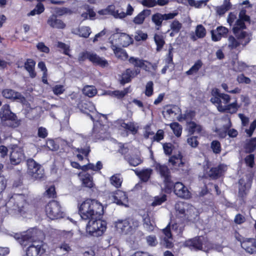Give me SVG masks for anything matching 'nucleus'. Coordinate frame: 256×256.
<instances>
[{
  "instance_id": "obj_36",
  "label": "nucleus",
  "mask_w": 256,
  "mask_h": 256,
  "mask_svg": "<svg viewBox=\"0 0 256 256\" xmlns=\"http://www.w3.org/2000/svg\"><path fill=\"white\" fill-rule=\"evenodd\" d=\"M192 204H190L186 202H178L175 205V208L176 210L180 214L184 215L187 210Z\"/></svg>"
},
{
  "instance_id": "obj_56",
  "label": "nucleus",
  "mask_w": 256,
  "mask_h": 256,
  "mask_svg": "<svg viewBox=\"0 0 256 256\" xmlns=\"http://www.w3.org/2000/svg\"><path fill=\"white\" fill-rule=\"evenodd\" d=\"M52 90L55 95L58 96L63 94L65 89L63 85L56 84L52 88Z\"/></svg>"
},
{
  "instance_id": "obj_10",
  "label": "nucleus",
  "mask_w": 256,
  "mask_h": 256,
  "mask_svg": "<svg viewBox=\"0 0 256 256\" xmlns=\"http://www.w3.org/2000/svg\"><path fill=\"white\" fill-rule=\"evenodd\" d=\"M153 167L156 172L164 179L165 186H172V176L170 170L166 164H162L156 160L154 161Z\"/></svg>"
},
{
  "instance_id": "obj_30",
  "label": "nucleus",
  "mask_w": 256,
  "mask_h": 256,
  "mask_svg": "<svg viewBox=\"0 0 256 256\" xmlns=\"http://www.w3.org/2000/svg\"><path fill=\"white\" fill-rule=\"evenodd\" d=\"M245 152L251 154L256 150V137L247 140L244 146Z\"/></svg>"
},
{
  "instance_id": "obj_11",
  "label": "nucleus",
  "mask_w": 256,
  "mask_h": 256,
  "mask_svg": "<svg viewBox=\"0 0 256 256\" xmlns=\"http://www.w3.org/2000/svg\"><path fill=\"white\" fill-rule=\"evenodd\" d=\"M138 222L134 219L127 218L124 220H118L116 223V228L120 230L122 232L127 234L138 228Z\"/></svg>"
},
{
  "instance_id": "obj_16",
  "label": "nucleus",
  "mask_w": 256,
  "mask_h": 256,
  "mask_svg": "<svg viewBox=\"0 0 256 256\" xmlns=\"http://www.w3.org/2000/svg\"><path fill=\"white\" fill-rule=\"evenodd\" d=\"M246 28V26L244 22L238 18L236 20L232 28V32L237 38L240 40L245 38L248 36V33L243 30Z\"/></svg>"
},
{
  "instance_id": "obj_61",
  "label": "nucleus",
  "mask_w": 256,
  "mask_h": 256,
  "mask_svg": "<svg viewBox=\"0 0 256 256\" xmlns=\"http://www.w3.org/2000/svg\"><path fill=\"white\" fill-rule=\"evenodd\" d=\"M236 80L240 84H250L251 82L250 79L249 78L243 74L238 75L237 77Z\"/></svg>"
},
{
  "instance_id": "obj_55",
  "label": "nucleus",
  "mask_w": 256,
  "mask_h": 256,
  "mask_svg": "<svg viewBox=\"0 0 256 256\" xmlns=\"http://www.w3.org/2000/svg\"><path fill=\"white\" fill-rule=\"evenodd\" d=\"M246 164L250 168H252L254 165V156L250 154L244 158Z\"/></svg>"
},
{
  "instance_id": "obj_42",
  "label": "nucleus",
  "mask_w": 256,
  "mask_h": 256,
  "mask_svg": "<svg viewBox=\"0 0 256 256\" xmlns=\"http://www.w3.org/2000/svg\"><path fill=\"white\" fill-rule=\"evenodd\" d=\"M170 126L174 134L177 137H180L182 133V126L178 122H173L170 124Z\"/></svg>"
},
{
  "instance_id": "obj_6",
  "label": "nucleus",
  "mask_w": 256,
  "mask_h": 256,
  "mask_svg": "<svg viewBox=\"0 0 256 256\" xmlns=\"http://www.w3.org/2000/svg\"><path fill=\"white\" fill-rule=\"evenodd\" d=\"M183 246L184 247L194 251L202 250L208 252L212 248V244L208 242L206 244H204L200 236H196L186 240Z\"/></svg>"
},
{
  "instance_id": "obj_3",
  "label": "nucleus",
  "mask_w": 256,
  "mask_h": 256,
  "mask_svg": "<svg viewBox=\"0 0 256 256\" xmlns=\"http://www.w3.org/2000/svg\"><path fill=\"white\" fill-rule=\"evenodd\" d=\"M0 118L4 126L13 129L18 128L22 122L16 114L12 112L8 104L3 105L0 108Z\"/></svg>"
},
{
  "instance_id": "obj_5",
  "label": "nucleus",
  "mask_w": 256,
  "mask_h": 256,
  "mask_svg": "<svg viewBox=\"0 0 256 256\" xmlns=\"http://www.w3.org/2000/svg\"><path fill=\"white\" fill-rule=\"evenodd\" d=\"M6 206L21 213L26 200L24 194L10 193L5 200Z\"/></svg>"
},
{
  "instance_id": "obj_33",
  "label": "nucleus",
  "mask_w": 256,
  "mask_h": 256,
  "mask_svg": "<svg viewBox=\"0 0 256 256\" xmlns=\"http://www.w3.org/2000/svg\"><path fill=\"white\" fill-rule=\"evenodd\" d=\"M232 6L229 0H224L223 4L216 8V12L218 15L222 16L229 10L232 8Z\"/></svg>"
},
{
  "instance_id": "obj_19",
  "label": "nucleus",
  "mask_w": 256,
  "mask_h": 256,
  "mask_svg": "<svg viewBox=\"0 0 256 256\" xmlns=\"http://www.w3.org/2000/svg\"><path fill=\"white\" fill-rule=\"evenodd\" d=\"M241 246L250 254L256 253V240L253 238H246L241 242Z\"/></svg>"
},
{
  "instance_id": "obj_58",
  "label": "nucleus",
  "mask_w": 256,
  "mask_h": 256,
  "mask_svg": "<svg viewBox=\"0 0 256 256\" xmlns=\"http://www.w3.org/2000/svg\"><path fill=\"white\" fill-rule=\"evenodd\" d=\"M173 48L170 47L168 48V53L166 54V62L167 65L169 66L170 64H174L173 62Z\"/></svg>"
},
{
  "instance_id": "obj_7",
  "label": "nucleus",
  "mask_w": 256,
  "mask_h": 256,
  "mask_svg": "<svg viewBox=\"0 0 256 256\" xmlns=\"http://www.w3.org/2000/svg\"><path fill=\"white\" fill-rule=\"evenodd\" d=\"M10 162L12 165H18L22 162L25 155L23 148L16 144H10L8 146Z\"/></svg>"
},
{
  "instance_id": "obj_4",
  "label": "nucleus",
  "mask_w": 256,
  "mask_h": 256,
  "mask_svg": "<svg viewBox=\"0 0 256 256\" xmlns=\"http://www.w3.org/2000/svg\"><path fill=\"white\" fill-rule=\"evenodd\" d=\"M103 216H94L90 218L86 224V232L96 236H102L106 228V222L102 220Z\"/></svg>"
},
{
  "instance_id": "obj_1",
  "label": "nucleus",
  "mask_w": 256,
  "mask_h": 256,
  "mask_svg": "<svg viewBox=\"0 0 256 256\" xmlns=\"http://www.w3.org/2000/svg\"><path fill=\"white\" fill-rule=\"evenodd\" d=\"M78 212L82 219L88 220L94 216H103L104 206L98 200L88 198L79 206Z\"/></svg>"
},
{
  "instance_id": "obj_64",
  "label": "nucleus",
  "mask_w": 256,
  "mask_h": 256,
  "mask_svg": "<svg viewBox=\"0 0 256 256\" xmlns=\"http://www.w3.org/2000/svg\"><path fill=\"white\" fill-rule=\"evenodd\" d=\"M36 48L40 52H43L46 54L50 52L49 48L46 46L43 42H38L36 44Z\"/></svg>"
},
{
  "instance_id": "obj_17",
  "label": "nucleus",
  "mask_w": 256,
  "mask_h": 256,
  "mask_svg": "<svg viewBox=\"0 0 256 256\" xmlns=\"http://www.w3.org/2000/svg\"><path fill=\"white\" fill-rule=\"evenodd\" d=\"M140 74V71L130 68H126L122 74L120 83L122 85L131 82L132 79Z\"/></svg>"
},
{
  "instance_id": "obj_46",
  "label": "nucleus",
  "mask_w": 256,
  "mask_h": 256,
  "mask_svg": "<svg viewBox=\"0 0 256 256\" xmlns=\"http://www.w3.org/2000/svg\"><path fill=\"white\" fill-rule=\"evenodd\" d=\"M196 35L200 38H204L206 35V30L202 24H198L196 29Z\"/></svg>"
},
{
  "instance_id": "obj_50",
  "label": "nucleus",
  "mask_w": 256,
  "mask_h": 256,
  "mask_svg": "<svg viewBox=\"0 0 256 256\" xmlns=\"http://www.w3.org/2000/svg\"><path fill=\"white\" fill-rule=\"evenodd\" d=\"M211 148L214 153L219 154L222 150L220 142L216 140H213L211 143Z\"/></svg>"
},
{
  "instance_id": "obj_18",
  "label": "nucleus",
  "mask_w": 256,
  "mask_h": 256,
  "mask_svg": "<svg viewBox=\"0 0 256 256\" xmlns=\"http://www.w3.org/2000/svg\"><path fill=\"white\" fill-rule=\"evenodd\" d=\"M199 216L198 210L192 205L185 213L184 219L188 222L195 223L198 220Z\"/></svg>"
},
{
  "instance_id": "obj_62",
  "label": "nucleus",
  "mask_w": 256,
  "mask_h": 256,
  "mask_svg": "<svg viewBox=\"0 0 256 256\" xmlns=\"http://www.w3.org/2000/svg\"><path fill=\"white\" fill-rule=\"evenodd\" d=\"M163 149L164 154L167 156H170L172 154L173 146L171 143H164L163 144Z\"/></svg>"
},
{
  "instance_id": "obj_52",
  "label": "nucleus",
  "mask_w": 256,
  "mask_h": 256,
  "mask_svg": "<svg viewBox=\"0 0 256 256\" xmlns=\"http://www.w3.org/2000/svg\"><path fill=\"white\" fill-rule=\"evenodd\" d=\"M146 96H150L154 94V83L152 81H149L146 83L144 92Z\"/></svg>"
},
{
  "instance_id": "obj_47",
  "label": "nucleus",
  "mask_w": 256,
  "mask_h": 256,
  "mask_svg": "<svg viewBox=\"0 0 256 256\" xmlns=\"http://www.w3.org/2000/svg\"><path fill=\"white\" fill-rule=\"evenodd\" d=\"M78 31L80 36L84 38H88L91 33L90 28L86 26H82Z\"/></svg>"
},
{
  "instance_id": "obj_39",
  "label": "nucleus",
  "mask_w": 256,
  "mask_h": 256,
  "mask_svg": "<svg viewBox=\"0 0 256 256\" xmlns=\"http://www.w3.org/2000/svg\"><path fill=\"white\" fill-rule=\"evenodd\" d=\"M144 226L149 232H152L156 226L154 222L151 220L150 218L148 216L144 218Z\"/></svg>"
},
{
  "instance_id": "obj_57",
  "label": "nucleus",
  "mask_w": 256,
  "mask_h": 256,
  "mask_svg": "<svg viewBox=\"0 0 256 256\" xmlns=\"http://www.w3.org/2000/svg\"><path fill=\"white\" fill-rule=\"evenodd\" d=\"M144 6L153 8L156 6V0H138Z\"/></svg>"
},
{
  "instance_id": "obj_60",
  "label": "nucleus",
  "mask_w": 256,
  "mask_h": 256,
  "mask_svg": "<svg viewBox=\"0 0 256 256\" xmlns=\"http://www.w3.org/2000/svg\"><path fill=\"white\" fill-rule=\"evenodd\" d=\"M164 134L162 130H158L156 134L153 136L152 140L153 142H159L164 138Z\"/></svg>"
},
{
  "instance_id": "obj_53",
  "label": "nucleus",
  "mask_w": 256,
  "mask_h": 256,
  "mask_svg": "<svg viewBox=\"0 0 256 256\" xmlns=\"http://www.w3.org/2000/svg\"><path fill=\"white\" fill-rule=\"evenodd\" d=\"M45 194L48 198H56V192L54 186H50L45 192Z\"/></svg>"
},
{
  "instance_id": "obj_59",
  "label": "nucleus",
  "mask_w": 256,
  "mask_h": 256,
  "mask_svg": "<svg viewBox=\"0 0 256 256\" xmlns=\"http://www.w3.org/2000/svg\"><path fill=\"white\" fill-rule=\"evenodd\" d=\"M187 142L192 148H196L199 144V142L198 140V136H191L188 138Z\"/></svg>"
},
{
  "instance_id": "obj_38",
  "label": "nucleus",
  "mask_w": 256,
  "mask_h": 256,
  "mask_svg": "<svg viewBox=\"0 0 256 256\" xmlns=\"http://www.w3.org/2000/svg\"><path fill=\"white\" fill-rule=\"evenodd\" d=\"M121 126L134 135L136 134L138 132V128L136 126L134 122H130L129 123L123 122L122 123Z\"/></svg>"
},
{
  "instance_id": "obj_34",
  "label": "nucleus",
  "mask_w": 256,
  "mask_h": 256,
  "mask_svg": "<svg viewBox=\"0 0 256 256\" xmlns=\"http://www.w3.org/2000/svg\"><path fill=\"white\" fill-rule=\"evenodd\" d=\"M128 92V88H124L123 90H116L114 91L107 90L106 94L110 96L116 97L118 98L121 99L123 98Z\"/></svg>"
},
{
  "instance_id": "obj_27",
  "label": "nucleus",
  "mask_w": 256,
  "mask_h": 256,
  "mask_svg": "<svg viewBox=\"0 0 256 256\" xmlns=\"http://www.w3.org/2000/svg\"><path fill=\"white\" fill-rule=\"evenodd\" d=\"M124 160L130 166H136L143 162V160L138 155L131 156L128 154L124 156Z\"/></svg>"
},
{
  "instance_id": "obj_43",
  "label": "nucleus",
  "mask_w": 256,
  "mask_h": 256,
  "mask_svg": "<svg viewBox=\"0 0 256 256\" xmlns=\"http://www.w3.org/2000/svg\"><path fill=\"white\" fill-rule=\"evenodd\" d=\"M111 184L116 187L119 188L121 186L122 180L120 178L119 174H114L110 178Z\"/></svg>"
},
{
  "instance_id": "obj_14",
  "label": "nucleus",
  "mask_w": 256,
  "mask_h": 256,
  "mask_svg": "<svg viewBox=\"0 0 256 256\" xmlns=\"http://www.w3.org/2000/svg\"><path fill=\"white\" fill-rule=\"evenodd\" d=\"M177 14V12H170L164 14L156 12L152 14V21L154 24L156 29V30H160L162 26L163 20L173 19Z\"/></svg>"
},
{
  "instance_id": "obj_54",
  "label": "nucleus",
  "mask_w": 256,
  "mask_h": 256,
  "mask_svg": "<svg viewBox=\"0 0 256 256\" xmlns=\"http://www.w3.org/2000/svg\"><path fill=\"white\" fill-rule=\"evenodd\" d=\"M182 28V24L176 20H174L170 24V28L175 33H178Z\"/></svg>"
},
{
  "instance_id": "obj_15",
  "label": "nucleus",
  "mask_w": 256,
  "mask_h": 256,
  "mask_svg": "<svg viewBox=\"0 0 256 256\" xmlns=\"http://www.w3.org/2000/svg\"><path fill=\"white\" fill-rule=\"evenodd\" d=\"M227 170V166L224 164H220L217 166L212 167L208 172V177L212 180H218L224 175Z\"/></svg>"
},
{
  "instance_id": "obj_35",
  "label": "nucleus",
  "mask_w": 256,
  "mask_h": 256,
  "mask_svg": "<svg viewBox=\"0 0 256 256\" xmlns=\"http://www.w3.org/2000/svg\"><path fill=\"white\" fill-rule=\"evenodd\" d=\"M118 40L120 45L127 46L132 42V38L126 33H120L118 34Z\"/></svg>"
},
{
  "instance_id": "obj_26",
  "label": "nucleus",
  "mask_w": 256,
  "mask_h": 256,
  "mask_svg": "<svg viewBox=\"0 0 256 256\" xmlns=\"http://www.w3.org/2000/svg\"><path fill=\"white\" fill-rule=\"evenodd\" d=\"M36 62L32 58H27L24 62V68L29 73L31 78H34L36 73L34 70Z\"/></svg>"
},
{
  "instance_id": "obj_2",
  "label": "nucleus",
  "mask_w": 256,
  "mask_h": 256,
  "mask_svg": "<svg viewBox=\"0 0 256 256\" xmlns=\"http://www.w3.org/2000/svg\"><path fill=\"white\" fill-rule=\"evenodd\" d=\"M222 94L217 88L212 89V96L210 98V102L216 106L219 112L228 113L231 114H236L241 105L238 104L237 100L236 99L234 102L230 104L223 106L220 100Z\"/></svg>"
},
{
  "instance_id": "obj_63",
  "label": "nucleus",
  "mask_w": 256,
  "mask_h": 256,
  "mask_svg": "<svg viewBox=\"0 0 256 256\" xmlns=\"http://www.w3.org/2000/svg\"><path fill=\"white\" fill-rule=\"evenodd\" d=\"M210 32L212 34V40L214 42L219 41L222 37H224L221 33L218 32L216 30H212Z\"/></svg>"
},
{
  "instance_id": "obj_29",
  "label": "nucleus",
  "mask_w": 256,
  "mask_h": 256,
  "mask_svg": "<svg viewBox=\"0 0 256 256\" xmlns=\"http://www.w3.org/2000/svg\"><path fill=\"white\" fill-rule=\"evenodd\" d=\"M150 14L151 10L148 9L144 10L134 18V22L137 24H143L146 18Z\"/></svg>"
},
{
  "instance_id": "obj_45",
  "label": "nucleus",
  "mask_w": 256,
  "mask_h": 256,
  "mask_svg": "<svg viewBox=\"0 0 256 256\" xmlns=\"http://www.w3.org/2000/svg\"><path fill=\"white\" fill-rule=\"evenodd\" d=\"M166 195L165 194H163L161 196H156L154 198V200L153 202L152 203V206H160L162 204L163 202L166 200Z\"/></svg>"
},
{
  "instance_id": "obj_23",
  "label": "nucleus",
  "mask_w": 256,
  "mask_h": 256,
  "mask_svg": "<svg viewBox=\"0 0 256 256\" xmlns=\"http://www.w3.org/2000/svg\"><path fill=\"white\" fill-rule=\"evenodd\" d=\"M47 22L52 28L64 29L66 26L63 21L58 19L57 16L54 14H52L48 18Z\"/></svg>"
},
{
  "instance_id": "obj_20",
  "label": "nucleus",
  "mask_w": 256,
  "mask_h": 256,
  "mask_svg": "<svg viewBox=\"0 0 256 256\" xmlns=\"http://www.w3.org/2000/svg\"><path fill=\"white\" fill-rule=\"evenodd\" d=\"M112 198L114 202L118 205L122 206L128 202V197L126 192L120 190L114 192Z\"/></svg>"
},
{
  "instance_id": "obj_8",
  "label": "nucleus",
  "mask_w": 256,
  "mask_h": 256,
  "mask_svg": "<svg viewBox=\"0 0 256 256\" xmlns=\"http://www.w3.org/2000/svg\"><path fill=\"white\" fill-rule=\"evenodd\" d=\"M28 173L36 180H41L44 176V170L42 166L37 163L34 159L29 158L26 162Z\"/></svg>"
},
{
  "instance_id": "obj_22",
  "label": "nucleus",
  "mask_w": 256,
  "mask_h": 256,
  "mask_svg": "<svg viewBox=\"0 0 256 256\" xmlns=\"http://www.w3.org/2000/svg\"><path fill=\"white\" fill-rule=\"evenodd\" d=\"M89 60L94 65L99 66L102 68L108 66V63L106 60L100 58L99 56L94 53L90 56Z\"/></svg>"
},
{
  "instance_id": "obj_13",
  "label": "nucleus",
  "mask_w": 256,
  "mask_h": 256,
  "mask_svg": "<svg viewBox=\"0 0 256 256\" xmlns=\"http://www.w3.org/2000/svg\"><path fill=\"white\" fill-rule=\"evenodd\" d=\"M2 94L4 98L12 102H19L22 104H25L26 102V98L20 92L10 88L4 89Z\"/></svg>"
},
{
  "instance_id": "obj_41",
  "label": "nucleus",
  "mask_w": 256,
  "mask_h": 256,
  "mask_svg": "<svg viewBox=\"0 0 256 256\" xmlns=\"http://www.w3.org/2000/svg\"><path fill=\"white\" fill-rule=\"evenodd\" d=\"M203 64L200 60H198L186 72L187 75H192L194 73L197 72L202 67Z\"/></svg>"
},
{
  "instance_id": "obj_28",
  "label": "nucleus",
  "mask_w": 256,
  "mask_h": 256,
  "mask_svg": "<svg viewBox=\"0 0 256 256\" xmlns=\"http://www.w3.org/2000/svg\"><path fill=\"white\" fill-rule=\"evenodd\" d=\"M128 61L131 65L133 66V70H138L140 73V69L144 66V62H146V60L140 59L137 57L130 56L128 58Z\"/></svg>"
},
{
  "instance_id": "obj_40",
  "label": "nucleus",
  "mask_w": 256,
  "mask_h": 256,
  "mask_svg": "<svg viewBox=\"0 0 256 256\" xmlns=\"http://www.w3.org/2000/svg\"><path fill=\"white\" fill-rule=\"evenodd\" d=\"M160 243L161 245L166 248L170 249L174 246L172 236L171 238L161 237Z\"/></svg>"
},
{
  "instance_id": "obj_12",
  "label": "nucleus",
  "mask_w": 256,
  "mask_h": 256,
  "mask_svg": "<svg viewBox=\"0 0 256 256\" xmlns=\"http://www.w3.org/2000/svg\"><path fill=\"white\" fill-rule=\"evenodd\" d=\"M172 186H165L166 188L172 190H174V194L178 197L188 198L190 197V192L187 188L181 182H176L175 184L171 180Z\"/></svg>"
},
{
  "instance_id": "obj_25",
  "label": "nucleus",
  "mask_w": 256,
  "mask_h": 256,
  "mask_svg": "<svg viewBox=\"0 0 256 256\" xmlns=\"http://www.w3.org/2000/svg\"><path fill=\"white\" fill-rule=\"evenodd\" d=\"M112 49L114 51L115 56L118 58L123 61H126L128 58V55L126 50L121 48L118 47L116 45L112 44Z\"/></svg>"
},
{
  "instance_id": "obj_51",
  "label": "nucleus",
  "mask_w": 256,
  "mask_h": 256,
  "mask_svg": "<svg viewBox=\"0 0 256 256\" xmlns=\"http://www.w3.org/2000/svg\"><path fill=\"white\" fill-rule=\"evenodd\" d=\"M34 238V236L32 232H26V234L22 236L20 240L22 244L26 245V244H24L25 242H31L33 240Z\"/></svg>"
},
{
  "instance_id": "obj_48",
  "label": "nucleus",
  "mask_w": 256,
  "mask_h": 256,
  "mask_svg": "<svg viewBox=\"0 0 256 256\" xmlns=\"http://www.w3.org/2000/svg\"><path fill=\"white\" fill-rule=\"evenodd\" d=\"M238 184V188H242V190L248 191L250 190L252 186V182L249 180L246 181L242 178H240L239 180Z\"/></svg>"
},
{
  "instance_id": "obj_21",
  "label": "nucleus",
  "mask_w": 256,
  "mask_h": 256,
  "mask_svg": "<svg viewBox=\"0 0 256 256\" xmlns=\"http://www.w3.org/2000/svg\"><path fill=\"white\" fill-rule=\"evenodd\" d=\"M44 250L42 248V244H32L26 249V256H38L40 254H43Z\"/></svg>"
},
{
  "instance_id": "obj_24",
  "label": "nucleus",
  "mask_w": 256,
  "mask_h": 256,
  "mask_svg": "<svg viewBox=\"0 0 256 256\" xmlns=\"http://www.w3.org/2000/svg\"><path fill=\"white\" fill-rule=\"evenodd\" d=\"M134 170L141 181L144 182H147L149 180L152 174V170L150 168H144L140 171L137 170Z\"/></svg>"
},
{
  "instance_id": "obj_49",
  "label": "nucleus",
  "mask_w": 256,
  "mask_h": 256,
  "mask_svg": "<svg viewBox=\"0 0 256 256\" xmlns=\"http://www.w3.org/2000/svg\"><path fill=\"white\" fill-rule=\"evenodd\" d=\"M94 106L90 102H86L82 104L81 110L84 114H88L90 112H92Z\"/></svg>"
},
{
  "instance_id": "obj_37",
  "label": "nucleus",
  "mask_w": 256,
  "mask_h": 256,
  "mask_svg": "<svg viewBox=\"0 0 256 256\" xmlns=\"http://www.w3.org/2000/svg\"><path fill=\"white\" fill-rule=\"evenodd\" d=\"M188 130L190 134H193L195 132L200 134L202 131V127L200 125L196 124L194 122H188Z\"/></svg>"
},
{
  "instance_id": "obj_32",
  "label": "nucleus",
  "mask_w": 256,
  "mask_h": 256,
  "mask_svg": "<svg viewBox=\"0 0 256 256\" xmlns=\"http://www.w3.org/2000/svg\"><path fill=\"white\" fill-rule=\"evenodd\" d=\"M154 39L156 46V51H160L166 44L164 36L162 34H155Z\"/></svg>"
},
{
  "instance_id": "obj_44",
  "label": "nucleus",
  "mask_w": 256,
  "mask_h": 256,
  "mask_svg": "<svg viewBox=\"0 0 256 256\" xmlns=\"http://www.w3.org/2000/svg\"><path fill=\"white\" fill-rule=\"evenodd\" d=\"M44 10V4L41 3L39 2L38 3L36 6V8L30 11V12L29 13V16H34L35 14H40L43 12Z\"/></svg>"
},
{
  "instance_id": "obj_31",
  "label": "nucleus",
  "mask_w": 256,
  "mask_h": 256,
  "mask_svg": "<svg viewBox=\"0 0 256 256\" xmlns=\"http://www.w3.org/2000/svg\"><path fill=\"white\" fill-rule=\"evenodd\" d=\"M82 186L84 187L91 188L94 187V184L93 182V178L88 173L83 174L80 178Z\"/></svg>"
},
{
  "instance_id": "obj_9",
  "label": "nucleus",
  "mask_w": 256,
  "mask_h": 256,
  "mask_svg": "<svg viewBox=\"0 0 256 256\" xmlns=\"http://www.w3.org/2000/svg\"><path fill=\"white\" fill-rule=\"evenodd\" d=\"M47 216L52 220L58 219L63 217V212L60 203L54 200L50 201L46 206Z\"/></svg>"
}]
</instances>
